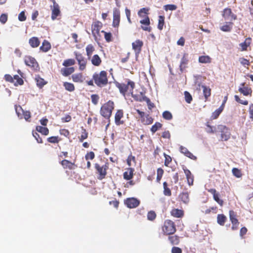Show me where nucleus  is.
Listing matches in <instances>:
<instances>
[{
  "instance_id": "4be33fe9",
  "label": "nucleus",
  "mask_w": 253,
  "mask_h": 253,
  "mask_svg": "<svg viewBox=\"0 0 253 253\" xmlns=\"http://www.w3.org/2000/svg\"><path fill=\"white\" fill-rule=\"evenodd\" d=\"M71 78L73 81L75 83H83L84 80L83 75L82 73L73 74Z\"/></svg>"
},
{
  "instance_id": "5701e85b",
  "label": "nucleus",
  "mask_w": 253,
  "mask_h": 253,
  "mask_svg": "<svg viewBox=\"0 0 253 253\" xmlns=\"http://www.w3.org/2000/svg\"><path fill=\"white\" fill-rule=\"evenodd\" d=\"M75 72V68L73 67L69 68H63L61 69V73L64 77H67Z\"/></svg>"
},
{
  "instance_id": "72a5a7b5",
  "label": "nucleus",
  "mask_w": 253,
  "mask_h": 253,
  "mask_svg": "<svg viewBox=\"0 0 253 253\" xmlns=\"http://www.w3.org/2000/svg\"><path fill=\"white\" fill-rule=\"evenodd\" d=\"M188 62V59L186 57L185 55H184L182 58H181L180 64L179 66L180 70L181 72H182L183 70L186 68Z\"/></svg>"
},
{
  "instance_id": "cd10ccee",
  "label": "nucleus",
  "mask_w": 253,
  "mask_h": 253,
  "mask_svg": "<svg viewBox=\"0 0 253 253\" xmlns=\"http://www.w3.org/2000/svg\"><path fill=\"white\" fill-rule=\"evenodd\" d=\"M36 84L37 86L42 88L45 84H47V82L45 81L40 76H37L35 78Z\"/></svg>"
},
{
  "instance_id": "0e129e2a",
  "label": "nucleus",
  "mask_w": 253,
  "mask_h": 253,
  "mask_svg": "<svg viewBox=\"0 0 253 253\" xmlns=\"http://www.w3.org/2000/svg\"><path fill=\"white\" fill-rule=\"evenodd\" d=\"M164 9L166 11L174 10L176 9V6L174 4H167L164 6Z\"/></svg>"
},
{
  "instance_id": "20e7f679",
  "label": "nucleus",
  "mask_w": 253,
  "mask_h": 253,
  "mask_svg": "<svg viewBox=\"0 0 253 253\" xmlns=\"http://www.w3.org/2000/svg\"><path fill=\"white\" fill-rule=\"evenodd\" d=\"M163 233L166 235H173L176 231L175 223L170 220H166L162 226Z\"/></svg>"
},
{
  "instance_id": "09e8293b",
  "label": "nucleus",
  "mask_w": 253,
  "mask_h": 253,
  "mask_svg": "<svg viewBox=\"0 0 253 253\" xmlns=\"http://www.w3.org/2000/svg\"><path fill=\"white\" fill-rule=\"evenodd\" d=\"M162 126V124L159 122H156L153 125L151 128V131L153 133L156 132L159 129L161 128Z\"/></svg>"
},
{
  "instance_id": "a878e982",
  "label": "nucleus",
  "mask_w": 253,
  "mask_h": 253,
  "mask_svg": "<svg viewBox=\"0 0 253 253\" xmlns=\"http://www.w3.org/2000/svg\"><path fill=\"white\" fill-rule=\"evenodd\" d=\"M30 45L33 48L37 47L40 44V41L37 37H32L29 41Z\"/></svg>"
},
{
  "instance_id": "37998d69",
  "label": "nucleus",
  "mask_w": 253,
  "mask_h": 253,
  "mask_svg": "<svg viewBox=\"0 0 253 253\" xmlns=\"http://www.w3.org/2000/svg\"><path fill=\"white\" fill-rule=\"evenodd\" d=\"M76 61L74 59L70 58L65 60L62 63V65L64 67H69L74 65Z\"/></svg>"
},
{
  "instance_id": "b1692460",
  "label": "nucleus",
  "mask_w": 253,
  "mask_h": 253,
  "mask_svg": "<svg viewBox=\"0 0 253 253\" xmlns=\"http://www.w3.org/2000/svg\"><path fill=\"white\" fill-rule=\"evenodd\" d=\"M51 48V44L50 42L47 40H44L42 43V46H40V49L42 52H46L49 51Z\"/></svg>"
},
{
  "instance_id": "2eb2a0df",
  "label": "nucleus",
  "mask_w": 253,
  "mask_h": 253,
  "mask_svg": "<svg viewBox=\"0 0 253 253\" xmlns=\"http://www.w3.org/2000/svg\"><path fill=\"white\" fill-rule=\"evenodd\" d=\"M15 111L18 117L22 118L20 111L23 112V115L26 121H28L31 118V113L29 111H24L21 106H15Z\"/></svg>"
},
{
  "instance_id": "9b49d317",
  "label": "nucleus",
  "mask_w": 253,
  "mask_h": 253,
  "mask_svg": "<svg viewBox=\"0 0 253 253\" xmlns=\"http://www.w3.org/2000/svg\"><path fill=\"white\" fill-rule=\"evenodd\" d=\"M125 203L129 208H135L139 206L140 201L135 198H129L126 199Z\"/></svg>"
},
{
  "instance_id": "f3484780",
  "label": "nucleus",
  "mask_w": 253,
  "mask_h": 253,
  "mask_svg": "<svg viewBox=\"0 0 253 253\" xmlns=\"http://www.w3.org/2000/svg\"><path fill=\"white\" fill-rule=\"evenodd\" d=\"M140 22L142 24V29L146 31L150 32L151 28L149 26L150 25V20L149 17H145V19L141 20Z\"/></svg>"
},
{
  "instance_id": "473e14b6",
  "label": "nucleus",
  "mask_w": 253,
  "mask_h": 253,
  "mask_svg": "<svg viewBox=\"0 0 253 253\" xmlns=\"http://www.w3.org/2000/svg\"><path fill=\"white\" fill-rule=\"evenodd\" d=\"M141 122L144 125H149L153 123V119L149 115H147L143 119H141Z\"/></svg>"
},
{
  "instance_id": "69168bd1",
  "label": "nucleus",
  "mask_w": 253,
  "mask_h": 253,
  "mask_svg": "<svg viewBox=\"0 0 253 253\" xmlns=\"http://www.w3.org/2000/svg\"><path fill=\"white\" fill-rule=\"evenodd\" d=\"M95 157V154L93 152L90 151L89 152L87 153V154L85 156V158L86 160H93Z\"/></svg>"
},
{
  "instance_id": "79ce46f5",
  "label": "nucleus",
  "mask_w": 253,
  "mask_h": 253,
  "mask_svg": "<svg viewBox=\"0 0 253 253\" xmlns=\"http://www.w3.org/2000/svg\"><path fill=\"white\" fill-rule=\"evenodd\" d=\"M36 130L44 135H47L49 133V130L47 127L42 126H37Z\"/></svg>"
},
{
  "instance_id": "ddd939ff",
  "label": "nucleus",
  "mask_w": 253,
  "mask_h": 253,
  "mask_svg": "<svg viewBox=\"0 0 253 253\" xmlns=\"http://www.w3.org/2000/svg\"><path fill=\"white\" fill-rule=\"evenodd\" d=\"M208 191L212 194L214 200L217 202L221 207L223 205L224 202L219 198V194L217 192L215 189L211 188L208 189Z\"/></svg>"
},
{
  "instance_id": "4c0bfd02",
  "label": "nucleus",
  "mask_w": 253,
  "mask_h": 253,
  "mask_svg": "<svg viewBox=\"0 0 253 253\" xmlns=\"http://www.w3.org/2000/svg\"><path fill=\"white\" fill-rule=\"evenodd\" d=\"M63 86L66 90L70 92H72L75 89V85L71 83L64 82L63 83Z\"/></svg>"
},
{
  "instance_id": "338daca9",
  "label": "nucleus",
  "mask_w": 253,
  "mask_h": 253,
  "mask_svg": "<svg viewBox=\"0 0 253 253\" xmlns=\"http://www.w3.org/2000/svg\"><path fill=\"white\" fill-rule=\"evenodd\" d=\"M239 61L242 65L244 66H249L250 65V62L249 60L244 58H240L239 59Z\"/></svg>"
},
{
  "instance_id": "774afa93",
  "label": "nucleus",
  "mask_w": 253,
  "mask_h": 253,
  "mask_svg": "<svg viewBox=\"0 0 253 253\" xmlns=\"http://www.w3.org/2000/svg\"><path fill=\"white\" fill-rule=\"evenodd\" d=\"M171 253H182V250L181 248L177 247H173L171 250Z\"/></svg>"
},
{
  "instance_id": "e2e57ef3",
  "label": "nucleus",
  "mask_w": 253,
  "mask_h": 253,
  "mask_svg": "<svg viewBox=\"0 0 253 253\" xmlns=\"http://www.w3.org/2000/svg\"><path fill=\"white\" fill-rule=\"evenodd\" d=\"M234 97H235V100L237 102H238L241 104L244 105H247L248 104V101L247 100H241L238 95H235Z\"/></svg>"
},
{
  "instance_id": "9d476101",
  "label": "nucleus",
  "mask_w": 253,
  "mask_h": 253,
  "mask_svg": "<svg viewBox=\"0 0 253 253\" xmlns=\"http://www.w3.org/2000/svg\"><path fill=\"white\" fill-rule=\"evenodd\" d=\"M143 45V42L140 40H137L132 43V49L134 51L136 57H138L141 52Z\"/></svg>"
},
{
  "instance_id": "6e6d98bb",
  "label": "nucleus",
  "mask_w": 253,
  "mask_h": 253,
  "mask_svg": "<svg viewBox=\"0 0 253 253\" xmlns=\"http://www.w3.org/2000/svg\"><path fill=\"white\" fill-rule=\"evenodd\" d=\"M164 21L165 17H159L158 28L161 31L163 29V27L165 24Z\"/></svg>"
},
{
  "instance_id": "0eeeda50",
  "label": "nucleus",
  "mask_w": 253,
  "mask_h": 253,
  "mask_svg": "<svg viewBox=\"0 0 253 253\" xmlns=\"http://www.w3.org/2000/svg\"><path fill=\"white\" fill-rule=\"evenodd\" d=\"M95 169L98 174L97 178L99 180H102L105 178L107 175V170L108 169V164L106 163L104 165L101 166L99 164L96 163L95 164Z\"/></svg>"
},
{
  "instance_id": "c03bdc74",
  "label": "nucleus",
  "mask_w": 253,
  "mask_h": 253,
  "mask_svg": "<svg viewBox=\"0 0 253 253\" xmlns=\"http://www.w3.org/2000/svg\"><path fill=\"white\" fill-rule=\"evenodd\" d=\"M232 223V230H237L239 228V222L237 218H232L230 220Z\"/></svg>"
},
{
  "instance_id": "c85d7f7f",
  "label": "nucleus",
  "mask_w": 253,
  "mask_h": 253,
  "mask_svg": "<svg viewBox=\"0 0 253 253\" xmlns=\"http://www.w3.org/2000/svg\"><path fill=\"white\" fill-rule=\"evenodd\" d=\"M227 220V217L223 214H219L217 216V222L221 226H223Z\"/></svg>"
},
{
  "instance_id": "4468645a",
  "label": "nucleus",
  "mask_w": 253,
  "mask_h": 253,
  "mask_svg": "<svg viewBox=\"0 0 253 253\" xmlns=\"http://www.w3.org/2000/svg\"><path fill=\"white\" fill-rule=\"evenodd\" d=\"M124 117V112L123 110H118L115 115V123L117 126H120L124 124V121L121 120Z\"/></svg>"
},
{
  "instance_id": "412c9836",
  "label": "nucleus",
  "mask_w": 253,
  "mask_h": 253,
  "mask_svg": "<svg viewBox=\"0 0 253 253\" xmlns=\"http://www.w3.org/2000/svg\"><path fill=\"white\" fill-rule=\"evenodd\" d=\"M170 214L174 217L181 218L184 215V211L178 209H173L170 211Z\"/></svg>"
},
{
  "instance_id": "7c9ffc66",
  "label": "nucleus",
  "mask_w": 253,
  "mask_h": 253,
  "mask_svg": "<svg viewBox=\"0 0 253 253\" xmlns=\"http://www.w3.org/2000/svg\"><path fill=\"white\" fill-rule=\"evenodd\" d=\"M132 96L135 100L139 102L144 101L145 98H147L144 92H140L138 94L132 95Z\"/></svg>"
},
{
  "instance_id": "39448f33",
  "label": "nucleus",
  "mask_w": 253,
  "mask_h": 253,
  "mask_svg": "<svg viewBox=\"0 0 253 253\" xmlns=\"http://www.w3.org/2000/svg\"><path fill=\"white\" fill-rule=\"evenodd\" d=\"M102 27L101 22L97 21L94 22L91 26L92 34L94 37V40L98 42L101 39V35L100 31Z\"/></svg>"
},
{
  "instance_id": "e433bc0d",
  "label": "nucleus",
  "mask_w": 253,
  "mask_h": 253,
  "mask_svg": "<svg viewBox=\"0 0 253 253\" xmlns=\"http://www.w3.org/2000/svg\"><path fill=\"white\" fill-rule=\"evenodd\" d=\"M86 55L88 58H90L93 51L95 50L94 47L91 44H88L86 48Z\"/></svg>"
},
{
  "instance_id": "603ef678",
  "label": "nucleus",
  "mask_w": 253,
  "mask_h": 253,
  "mask_svg": "<svg viewBox=\"0 0 253 253\" xmlns=\"http://www.w3.org/2000/svg\"><path fill=\"white\" fill-rule=\"evenodd\" d=\"M184 94L186 102L189 104L191 103L192 101V97L190 93L189 92L185 91L184 92Z\"/></svg>"
},
{
  "instance_id": "58836bf2",
  "label": "nucleus",
  "mask_w": 253,
  "mask_h": 253,
  "mask_svg": "<svg viewBox=\"0 0 253 253\" xmlns=\"http://www.w3.org/2000/svg\"><path fill=\"white\" fill-rule=\"evenodd\" d=\"M199 62L201 63H210L211 62V58L208 55L200 56L199 57Z\"/></svg>"
},
{
  "instance_id": "052dcab7",
  "label": "nucleus",
  "mask_w": 253,
  "mask_h": 253,
  "mask_svg": "<svg viewBox=\"0 0 253 253\" xmlns=\"http://www.w3.org/2000/svg\"><path fill=\"white\" fill-rule=\"evenodd\" d=\"M101 33H103L104 34L105 39L107 42L111 41L112 36L111 33H107L104 31H102Z\"/></svg>"
},
{
  "instance_id": "2f4dec72",
  "label": "nucleus",
  "mask_w": 253,
  "mask_h": 253,
  "mask_svg": "<svg viewBox=\"0 0 253 253\" xmlns=\"http://www.w3.org/2000/svg\"><path fill=\"white\" fill-rule=\"evenodd\" d=\"M239 91L245 96L251 95L252 93V89L248 87H240L239 88Z\"/></svg>"
},
{
  "instance_id": "1a4fd4ad",
  "label": "nucleus",
  "mask_w": 253,
  "mask_h": 253,
  "mask_svg": "<svg viewBox=\"0 0 253 253\" xmlns=\"http://www.w3.org/2000/svg\"><path fill=\"white\" fill-rule=\"evenodd\" d=\"M24 62L26 65L31 67L34 70H37L39 68V64L36 59L30 56H27L25 57Z\"/></svg>"
},
{
  "instance_id": "c9c22d12",
  "label": "nucleus",
  "mask_w": 253,
  "mask_h": 253,
  "mask_svg": "<svg viewBox=\"0 0 253 253\" xmlns=\"http://www.w3.org/2000/svg\"><path fill=\"white\" fill-rule=\"evenodd\" d=\"M179 198L185 204H187L189 202V193L187 192L181 193L179 195Z\"/></svg>"
},
{
  "instance_id": "3c124183",
  "label": "nucleus",
  "mask_w": 253,
  "mask_h": 253,
  "mask_svg": "<svg viewBox=\"0 0 253 253\" xmlns=\"http://www.w3.org/2000/svg\"><path fill=\"white\" fill-rule=\"evenodd\" d=\"M60 13L59 7L57 3L54 2L52 9V15L58 16Z\"/></svg>"
},
{
  "instance_id": "13d9d810",
  "label": "nucleus",
  "mask_w": 253,
  "mask_h": 253,
  "mask_svg": "<svg viewBox=\"0 0 253 253\" xmlns=\"http://www.w3.org/2000/svg\"><path fill=\"white\" fill-rule=\"evenodd\" d=\"M127 164L129 166H131L132 165V162L134 163H135V158L134 156H132L131 154L129 155L126 160Z\"/></svg>"
},
{
  "instance_id": "f257e3e1",
  "label": "nucleus",
  "mask_w": 253,
  "mask_h": 253,
  "mask_svg": "<svg viewBox=\"0 0 253 253\" xmlns=\"http://www.w3.org/2000/svg\"><path fill=\"white\" fill-rule=\"evenodd\" d=\"M92 79L96 85L100 87L106 86L108 83L107 73L105 71L95 73L92 76Z\"/></svg>"
},
{
  "instance_id": "dca6fc26",
  "label": "nucleus",
  "mask_w": 253,
  "mask_h": 253,
  "mask_svg": "<svg viewBox=\"0 0 253 253\" xmlns=\"http://www.w3.org/2000/svg\"><path fill=\"white\" fill-rule=\"evenodd\" d=\"M134 169L131 168H128L123 174L124 178L126 180L131 179L133 176Z\"/></svg>"
},
{
  "instance_id": "ea45409f",
  "label": "nucleus",
  "mask_w": 253,
  "mask_h": 253,
  "mask_svg": "<svg viewBox=\"0 0 253 253\" xmlns=\"http://www.w3.org/2000/svg\"><path fill=\"white\" fill-rule=\"evenodd\" d=\"M14 84L16 86L18 85H22L24 84L23 79L19 77L18 75H14L13 76Z\"/></svg>"
},
{
  "instance_id": "680f3d73",
  "label": "nucleus",
  "mask_w": 253,
  "mask_h": 253,
  "mask_svg": "<svg viewBox=\"0 0 253 253\" xmlns=\"http://www.w3.org/2000/svg\"><path fill=\"white\" fill-rule=\"evenodd\" d=\"M60 134L62 135L69 138L70 136V132L68 129H61L59 130Z\"/></svg>"
},
{
  "instance_id": "8fccbe9b",
  "label": "nucleus",
  "mask_w": 253,
  "mask_h": 253,
  "mask_svg": "<svg viewBox=\"0 0 253 253\" xmlns=\"http://www.w3.org/2000/svg\"><path fill=\"white\" fill-rule=\"evenodd\" d=\"M233 174L237 178H240L242 176L241 170L238 168H234L232 169Z\"/></svg>"
},
{
  "instance_id": "6ab92c4d",
  "label": "nucleus",
  "mask_w": 253,
  "mask_h": 253,
  "mask_svg": "<svg viewBox=\"0 0 253 253\" xmlns=\"http://www.w3.org/2000/svg\"><path fill=\"white\" fill-rule=\"evenodd\" d=\"M180 151L185 156L192 160H195L197 159L196 157L193 155L186 147L181 146L180 147Z\"/></svg>"
},
{
  "instance_id": "49530a36",
  "label": "nucleus",
  "mask_w": 253,
  "mask_h": 253,
  "mask_svg": "<svg viewBox=\"0 0 253 253\" xmlns=\"http://www.w3.org/2000/svg\"><path fill=\"white\" fill-rule=\"evenodd\" d=\"M156 213L154 211H149L147 215V219L151 221H154L156 219Z\"/></svg>"
},
{
  "instance_id": "7ed1b4c3",
  "label": "nucleus",
  "mask_w": 253,
  "mask_h": 253,
  "mask_svg": "<svg viewBox=\"0 0 253 253\" xmlns=\"http://www.w3.org/2000/svg\"><path fill=\"white\" fill-rule=\"evenodd\" d=\"M114 109V103L111 100H109L104 103L100 108V114L103 117L107 119H109Z\"/></svg>"
},
{
  "instance_id": "bf43d9fd",
  "label": "nucleus",
  "mask_w": 253,
  "mask_h": 253,
  "mask_svg": "<svg viewBox=\"0 0 253 253\" xmlns=\"http://www.w3.org/2000/svg\"><path fill=\"white\" fill-rule=\"evenodd\" d=\"M164 157H165V165L167 167H168L169 164L171 162V158L170 156L167 155L166 154L164 153Z\"/></svg>"
},
{
  "instance_id": "bb28decb",
  "label": "nucleus",
  "mask_w": 253,
  "mask_h": 253,
  "mask_svg": "<svg viewBox=\"0 0 253 253\" xmlns=\"http://www.w3.org/2000/svg\"><path fill=\"white\" fill-rule=\"evenodd\" d=\"M91 62L94 66H99L101 64L102 60L98 55L95 54L92 56Z\"/></svg>"
},
{
  "instance_id": "a211bd4d",
  "label": "nucleus",
  "mask_w": 253,
  "mask_h": 253,
  "mask_svg": "<svg viewBox=\"0 0 253 253\" xmlns=\"http://www.w3.org/2000/svg\"><path fill=\"white\" fill-rule=\"evenodd\" d=\"M185 174L186 176V179L187 181V183L189 186H192L193 185L194 182V176L192 174L191 171L187 169H183Z\"/></svg>"
},
{
  "instance_id": "de8ad7c7",
  "label": "nucleus",
  "mask_w": 253,
  "mask_h": 253,
  "mask_svg": "<svg viewBox=\"0 0 253 253\" xmlns=\"http://www.w3.org/2000/svg\"><path fill=\"white\" fill-rule=\"evenodd\" d=\"M48 142L51 143H58L61 140V139L58 136H51L47 139Z\"/></svg>"
},
{
  "instance_id": "a19ab883",
  "label": "nucleus",
  "mask_w": 253,
  "mask_h": 253,
  "mask_svg": "<svg viewBox=\"0 0 253 253\" xmlns=\"http://www.w3.org/2000/svg\"><path fill=\"white\" fill-rule=\"evenodd\" d=\"M232 22L226 23L225 25L220 27V29L223 32H229L232 29Z\"/></svg>"
},
{
  "instance_id": "5fc2aeb1",
  "label": "nucleus",
  "mask_w": 253,
  "mask_h": 253,
  "mask_svg": "<svg viewBox=\"0 0 253 253\" xmlns=\"http://www.w3.org/2000/svg\"><path fill=\"white\" fill-rule=\"evenodd\" d=\"M163 117L167 120H170L172 118V115L170 112L166 111L163 113Z\"/></svg>"
},
{
  "instance_id": "a18cd8bd",
  "label": "nucleus",
  "mask_w": 253,
  "mask_h": 253,
  "mask_svg": "<svg viewBox=\"0 0 253 253\" xmlns=\"http://www.w3.org/2000/svg\"><path fill=\"white\" fill-rule=\"evenodd\" d=\"M164 186V194L165 196H170L171 195V192L170 189L168 188V184L166 182L163 183Z\"/></svg>"
},
{
  "instance_id": "423d86ee",
  "label": "nucleus",
  "mask_w": 253,
  "mask_h": 253,
  "mask_svg": "<svg viewBox=\"0 0 253 253\" xmlns=\"http://www.w3.org/2000/svg\"><path fill=\"white\" fill-rule=\"evenodd\" d=\"M74 54L78 63L79 70L82 71L85 70L87 63V59L78 51H74Z\"/></svg>"
},
{
  "instance_id": "aec40b11",
  "label": "nucleus",
  "mask_w": 253,
  "mask_h": 253,
  "mask_svg": "<svg viewBox=\"0 0 253 253\" xmlns=\"http://www.w3.org/2000/svg\"><path fill=\"white\" fill-rule=\"evenodd\" d=\"M168 240L172 246L178 245L180 243L179 237L176 235H169Z\"/></svg>"
},
{
  "instance_id": "864d4df0",
  "label": "nucleus",
  "mask_w": 253,
  "mask_h": 253,
  "mask_svg": "<svg viewBox=\"0 0 253 253\" xmlns=\"http://www.w3.org/2000/svg\"><path fill=\"white\" fill-rule=\"evenodd\" d=\"M157 181L158 182H160L164 174V170L162 168H158L157 169Z\"/></svg>"
},
{
  "instance_id": "f03ea898",
  "label": "nucleus",
  "mask_w": 253,
  "mask_h": 253,
  "mask_svg": "<svg viewBox=\"0 0 253 253\" xmlns=\"http://www.w3.org/2000/svg\"><path fill=\"white\" fill-rule=\"evenodd\" d=\"M126 82V84L118 82L115 83L116 86L119 88L120 93L124 95H125L127 91L132 94L135 86L134 82L129 79H127Z\"/></svg>"
},
{
  "instance_id": "f8f14e48",
  "label": "nucleus",
  "mask_w": 253,
  "mask_h": 253,
  "mask_svg": "<svg viewBox=\"0 0 253 253\" xmlns=\"http://www.w3.org/2000/svg\"><path fill=\"white\" fill-rule=\"evenodd\" d=\"M60 164L64 169L72 170L77 168V166L75 164V163H72V162L66 159L62 160L61 162H60Z\"/></svg>"
},
{
  "instance_id": "4d7b16f0",
  "label": "nucleus",
  "mask_w": 253,
  "mask_h": 253,
  "mask_svg": "<svg viewBox=\"0 0 253 253\" xmlns=\"http://www.w3.org/2000/svg\"><path fill=\"white\" fill-rule=\"evenodd\" d=\"M91 102L94 105H97L98 103L99 97L98 94H92L91 95Z\"/></svg>"
},
{
  "instance_id": "c756f323",
  "label": "nucleus",
  "mask_w": 253,
  "mask_h": 253,
  "mask_svg": "<svg viewBox=\"0 0 253 253\" xmlns=\"http://www.w3.org/2000/svg\"><path fill=\"white\" fill-rule=\"evenodd\" d=\"M251 38H248L246 39L244 42L240 43L239 45L241 47L242 51H246L247 50V48L251 44Z\"/></svg>"
},
{
  "instance_id": "f704fd0d",
  "label": "nucleus",
  "mask_w": 253,
  "mask_h": 253,
  "mask_svg": "<svg viewBox=\"0 0 253 253\" xmlns=\"http://www.w3.org/2000/svg\"><path fill=\"white\" fill-rule=\"evenodd\" d=\"M82 134L79 137V141L83 142L84 139H86L88 137V133L84 127H82Z\"/></svg>"
},
{
  "instance_id": "393cba45",
  "label": "nucleus",
  "mask_w": 253,
  "mask_h": 253,
  "mask_svg": "<svg viewBox=\"0 0 253 253\" xmlns=\"http://www.w3.org/2000/svg\"><path fill=\"white\" fill-rule=\"evenodd\" d=\"M202 88H203V92L205 99V101H206L211 95V89L209 87L205 85H202Z\"/></svg>"
},
{
  "instance_id": "6e6552de",
  "label": "nucleus",
  "mask_w": 253,
  "mask_h": 253,
  "mask_svg": "<svg viewBox=\"0 0 253 253\" xmlns=\"http://www.w3.org/2000/svg\"><path fill=\"white\" fill-rule=\"evenodd\" d=\"M217 129L221 133V141H227L230 138L231 134L226 126L219 125L217 126Z\"/></svg>"
}]
</instances>
